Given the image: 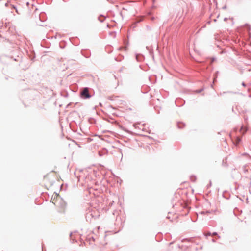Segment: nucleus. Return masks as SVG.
Returning a JSON list of instances; mask_svg holds the SVG:
<instances>
[{
    "mask_svg": "<svg viewBox=\"0 0 251 251\" xmlns=\"http://www.w3.org/2000/svg\"><path fill=\"white\" fill-rule=\"evenodd\" d=\"M55 175L53 173L47 174L43 178V184L48 189L52 185L55 181Z\"/></svg>",
    "mask_w": 251,
    "mask_h": 251,
    "instance_id": "1",
    "label": "nucleus"
},
{
    "mask_svg": "<svg viewBox=\"0 0 251 251\" xmlns=\"http://www.w3.org/2000/svg\"><path fill=\"white\" fill-rule=\"evenodd\" d=\"M57 202V204L55 206L56 210L59 213H64L65 211L66 207L65 202L62 199H59Z\"/></svg>",
    "mask_w": 251,
    "mask_h": 251,
    "instance_id": "2",
    "label": "nucleus"
},
{
    "mask_svg": "<svg viewBox=\"0 0 251 251\" xmlns=\"http://www.w3.org/2000/svg\"><path fill=\"white\" fill-rule=\"evenodd\" d=\"M81 96L83 98H89L91 96L89 93L88 89L87 88H85L83 89L82 91L81 92Z\"/></svg>",
    "mask_w": 251,
    "mask_h": 251,
    "instance_id": "3",
    "label": "nucleus"
},
{
    "mask_svg": "<svg viewBox=\"0 0 251 251\" xmlns=\"http://www.w3.org/2000/svg\"><path fill=\"white\" fill-rule=\"evenodd\" d=\"M59 199H61L60 196L57 194H54L51 198V201L56 206L57 204L58 200Z\"/></svg>",
    "mask_w": 251,
    "mask_h": 251,
    "instance_id": "4",
    "label": "nucleus"
},
{
    "mask_svg": "<svg viewBox=\"0 0 251 251\" xmlns=\"http://www.w3.org/2000/svg\"><path fill=\"white\" fill-rule=\"evenodd\" d=\"M240 141H241V139L238 137L236 138V139L234 142V143L236 145H237L240 143Z\"/></svg>",
    "mask_w": 251,
    "mask_h": 251,
    "instance_id": "5",
    "label": "nucleus"
},
{
    "mask_svg": "<svg viewBox=\"0 0 251 251\" xmlns=\"http://www.w3.org/2000/svg\"><path fill=\"white\" fill-rule=\"evenodd\" d=\"M114 80L116 82V84L113 85V87L116 88L118 85V82L116 78H114Z\"/></svg>",
    "mask_w": 251,
    "mask_h": 251,
    "instance_id": "6",
    "label": "nucleus"
}]
</instances>
